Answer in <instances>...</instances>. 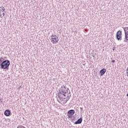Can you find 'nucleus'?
<instances>
[{
	"mask_svg": "<svg viewBox=\"0 0 128 128\" xmlns=\"http://www.w3.org/2000/svg\"><path fill=\"white\" fill-rule=\"evenodd\" d=\"M115 48H115L114 47V48H113V50H114Z\"/></svg>",
	"mask_w": 128,
	"mask_h": 128,
	"instance_id": "26",
	"label": "nucleus"
},
{
	"mask_svg": "<svg viewBox=\"0 0 128 128\" xmlns=\"http://www.w3.org/2000/svg\"><path fill=\"white\" fill-rule=\"evenodd\" d=\"M62 86L64 90H66V85L64 84Z\"/></svg>",
	"mask_w": 128,
	"mask_h": 128,
	"instance_id": "14",
	"label": "nucleus"
},
{
	"mask_svg": "<svg viewBox=\"0 0 128 128\" xmlns=\"http://www.w3.org/2000/svg\"><path fill=\"white\" fill-rule=\"evenodd\" d=\"M80 112H82V108H80Z\"/></svg>",
	"mask_w": 128,
	"mask_h": 128,
	"instance_id": "19",
	"label": "nucleus"
},
{
	"mask_svg": "<svg viewBox=\"0 0 128 128\" xmlns=\"http://www.w3.org/2000/svg\"><path fill=\"white\" fill-rule=\"evenodd\" d=\"M67 98H70V96H67Z\"/></svg>",
	"mask_w": 128,
	"mask_h": 128,
	"instance_id": "23",
	"label": "nucleus"
},
{
	"mask_svg": "<svg viewBox=\"0 0 128 128\" xmlns=\"http://www.w3.org/2000/svg\"><path fill=\"white\" fill-rule=\"evenodd\" d=\"M68 90H70V89L68 88H67L66 92L68 94Z\"/></svg>",
	"mask_w": 128,
	"mask_h": 128,
	"instance_id": "15",
	"label": "nucleus"
},
{
	"mask_svg": "<svg viewBox=\"0 0 128 128\" xmlns=\"http://www.w3.org/2000/svg\"><path fill=\"white\" fill-rule=\"evenodd\" d=\"M50 38V40L52 44H56V42H58V38L56 35H52Z\"/></svg>",
	"mask_w": 128,
	"mask_h": 128,
	"instance_id": "3",
	"label": "nucleus"
},
{
	"mask_svg": "<svg viewBox=\"0 0 128 128\" xmlns=\"http://www.w3.org/2000/svg\"><path fill=\"white\" fill-rule=\"evenodd\" d=\"M64 100H66V98H64L63 97H62V99H64Z\"/></svg>",
	"mask_w": 128,
	"mask_h": 128,
	"instance_id": "27",
	"label": "nucleus"
},
{
	"mask_svg": "<svg viewBox=\"0 0 128 128\" xmlns=\"http://www.w3.org/2000/svg\"><path fill=\"white\" fill-rule=\"evenodd\" d=\"M92 56H93V58H96V54H92Z\"/></svg>",
	"mask_w": 128,
	"mask_h": 128,
	"instance_id": "16",
	"label": "nucleus"
},
{
	"mask_svg": "<svg viewBox=\"0 0 128 128\" xmlns=\"http://www.w3.org/2000/svg\"><path fill=\"white\" fill-rule=\"evenodd\" d=\"M106 68H102V70H101L100 72V76H104V74H106Z\"/></svg>",
	"mask_w": 128,
	"mask_h": 128,
	"instance_id": "10",
	"label": "nucleus"
},
{
	"mask_svg": "<svg viewBox=\"0 0 128 128\" xmlns=\"http://www.w3.org/2000/svg\"><path fill=\"white\" fill-rule=\"evenodd\" d=\"M53 80H54V82H56V78H54V79H53Z\"/></svg>",
	"mask_w": 128,
	"mask_h": 128,
	"instance_id": "22",
	"label": "nucleus"
},
{
	"mask_svg": "<svg viewBox=\"0 0 128 128\" xmlns=\"http://www.w3.org/2000/svg\"><path fill=\"white\" fill-rule=\"evenodd\" d=\"M112 62H113V63L116 62V60H112Z\"/></svg>",
	"mask_w": 128,
	"mask_h": 128,
	"instance_id": "18",
	"label": "nucleus"
},
{
	"mask_svg": "<svg viewBox=\"0 0 128 128\" xmlns=\"http://www.w3.org/2000/svg\"><path fill=\"white\" fill-rule=\"evenodd\" d=\"M59 90H62L63 92H66V89H64V88H62V87L60 88Z\"/></svg>",
	"mask_w": 128,
	"mask_h": 128,
	"instance_id": "11",
	"label": "nucleus"
},
{
	"mask_svg": "<svg viewBox=\"0 0 128 128\" xmlns=\"http://www.w3.org/2000/svg\"><path fill=\"white\" fill-rule=\"evenodd\" d=\"M82 122V117L80 118L77 121H76L74 124H80Z\"/></svg>",
	"mask_w": 128,
	"mask_h": 128,
	"instance_id": "7",
	"label": "nucleus"
},
{
	"mask_svg": "<svg viewBox=\"0 0 128 128\" xmlns=\"http://www.w3.org/2000/svg\"><path fill=\"white\" fill-rule=\"evenodd\" d=\"M66 92V91H62V90H59V92H60V94H63L64 92Z\"/></svg>",
	"mask_w": 128,
	"mask_h": 128,
	"instance_id": "13",
	"label": "nucleus"
},
{
	"mask_svg": "<svg viewBox=\"0 0 128 128\" xmlns=\"http://www.w3.org/2000/svg\"><path fill=\"white\" fill-rule=\"evenodd\" d=\"M4 114L6 116H10V110H6Z\"/></svg>",
	"mask_w": 128,
	"mask_h": 128,
	"instance_id": "8",
	"label": "nucleus"
},
{
	"mask_svg": "<svg viewBox=\"0 0 128 128\" xmlns=\"http://www.w3.org/2000/svg\"><path fill=\"white\" fill-rule=\"evenodd\" d=\"M122 31L118 30L116 34V38L118 40H122Z\"/></svg>",
	"mask_w": 128,
	"mask_h": 128,
	"instance_id": "4",
	"label": "nucleus"
},
{
	"mask_svg": "<svg viewBox=\"0 0 128 128\" xmlns=\"http://www.w3.org/2000/svg\"><path fill=\"white\" fill-rule=\"evenodd\" d=\"M0 102H2V98H0Z\"/></svg>",
	"mask_w": 128,
	"mask_h": 128,
	"instance_id": "24",
	"label": "nucleus"
},
{
	"mask_svg": "<svg viewBox=\"0 0 128 128\" xmlns=\"http://www.w3.org/2000/svg\"><path fill=\"white\" fill-rule=\"evenodd\" d=\"M6 9L4 8V7H0V16L1 18H2L3 16H4L5 14L4 12H6Z\"/></svg>",
	"mask_w": 128,
	"mask_h": 128,
	"instance_id": "6",
	"label": "nucleus"
},
{
	"mask_svg": "<svg viewBox=\"0 0 128 128\" xmlns=\"http://www.w3.org/2000/svg\"><path fill=\"white\" fill-rule=\"evenodd\" d=\"M126 72H128V67L127 68L126 70Z\"/></svg>",
	"mask_w": 128,
	"mask_h": 128,
	"instance_id": "25",
	"label": "nucleus"
},
{
	"mask_svg": "<svg viewBox=\"0 0 128 128\" xmlns=\"http://www.w3.org/2000/svg\"><path fill=\"white\" fill-rule=\"evenodd\" d=\"M67 116H68L69 118H72V115L68 114Z\"/></svg>",
	"mask_w": 128,
	"mask_h": 128,
	"instance_id": "12",
	"label": "nucleus"
},
{
	"mask_svg": "<svg viewBox=\"0 0 128 128\" xmlns=\"http://www.w3.org/2000/svg\"><path fill=\"white\" fill-rule=\"evenodd\" d=\"M10 62L8 60H5L0 64L1 68H2L3 70H8V66H10Z\"/></svg>",
	"mask_w": 128,
	"mask_h": 128,
	"instance_id": "1",
	"label": "nucleus"
},
{
	"mask_svg": "<svg viewBox=\"0 0 128 128\" xmlns=\"http://www.w3.org/2000/svg\"><path fill=\"white\" fill-rule=\"evenodd\" d=\"M8 120H10V119H8Z\"/></svg>",
	"mask_w": 128,
	"mask_h": 128,
	"instance_id": "29",
	"label": "nucleus"
},
{
	"mask_svg": "<svg viewBox=\"0 0 128 128\" xmlns=\"http://www.w3.org/2000/svg\"><path fill=\"white\" fill-rule=\"evenodd\" d=\"M66 94H68V92H64V93H60V92H58V98L60 100H62V96H66Z\"/></svg>",
	"mask_w": 128,
	"mask_h": 128,
	"instance_id": "5",
	"label": "nucleus"
},
{
	"mask_svg": "<svg viewBox=\"0 0 128 128\" xmlns=\"http://www.w3.org/2000/svg\"><path fill=\"white\" fill-rule=\"evenodd\" d=\"M126 32H128V30H126Z\"/></svg>",
	"mask_w": 128,
	"mask_h": 128,
	"instance_id": "28",
	"label": "nucleus"
},
{
	"mask_svg": "<svg viewBox=\"0 0 128 128\" xmlns=\"http://www.w3.org/2000/svg\"><path fill=\"white\" fill-rule=\"evenodd\" d=\"M125 34V38H124V42L128 43V27H122Z\"/></svg>",
	"mask_w": 128,
	"mask_h": 128,
	"instance_id": "2",
	"label": "nucleus"
},
{
	"mask_svg": "<svg viewBox=\"0 0 128 128\" xmlns=\"http://www.w3.org/2000/svg\"><path fill=\"white\" fill-rule=\"evenodd\" d=\"M126 74L127 76H128V71H126Z\"/></svg>",
	"mask_w": 128,
	"mask_h": 128,
	"instance_id": "21",
	"label": "nucleus"
},
{
	"mask_svg": "<svg viewBox=\"0 0 128 128\" xmlns=\"http://www.w3.org/2000/svg\"><path fill=\"white\" fill-rule=\"evenodd\" d=\"M76 118V117H73L72 120H76L74 119Z\"/></svg>",
	"mask_w": 128,
	"mask_h": 128,
	"instance_id": "20",
	"label": "nucleus"
},
{
	"mask_svg": "<svg viewBox=\"0 0 128 128\" xmlns=\"http://www.w3.org/2000/svg\"><path fill=\"white\" fill-rule=\"evenodd\" d=\"M76 113V112L74 110H69L68 112V114L70 115V116H74V114Z\"/></svg>",
	"mask_w": 128,
	"mask_h": 128,
	"instance_id": "9",
	"label": "nucleus"
},
{
	"mask_svg": "<svg viewBox=\"0 0 128 128\" xmlns=\"http://www.w3.org/2000/svg\"><path fill=\"white\" fill-rule=\"evenodd\" d=\"M69 100H70V98H67L66 100V102H68Z\"/></svg>",
	"mask_w": 128,
	"mask_h": 128,
	"instance_id": "17",
	"label": "nucleus"
}]
</instances>
